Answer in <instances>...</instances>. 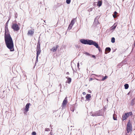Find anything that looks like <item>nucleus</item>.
Returning <instances> with one entry per match:
<instances>
[{"instance_id": "nucleus-16", "label": "nucleus", "mask_w": 135, "mask_h": 135, "mask_svg": "<svg viewBox=\"0 0 135 135\" xmlns=\"http://www.w3.org/2000/svg\"><path fill=\"white\" fill-rule=\"evenodd\" d=\"M102 0H99L97 3V5L99 7H100L102 5Z\"/></svg>"}, {"instance_id": "nucleus-10", "label": "nucleus", "mask_w": 135, "mask_h": 135, "mask_svg": "<svg viewBox=\"0 0 135 135\" xmlns=\"http://www.w3.org/2000/svg\"><path fill=\"white\" fill-rule=\"evenodd\" d=\"M34 33V31L33 30H29L27 34L28 35H30L31 36H32L33 35Z\"/></svg>"}, {"instance_id": "nucleus-5", "label": "nucleus", "mask_w": 135, "mask_h": 135, "mask_svg": "<svg viewBox=\"0 0 135 135\" xmlns=\"http://www.w3.org/2000/svg\"><path fill=\"white\" fill-rule=\"evenodd\" d=\"M11 28L14 31H18L20 29L19 26L16 23H13Z\"/></svg>"}, {"instance_id": "nucleus-43", "label": "nucleus", "mask_w": 135, "mask_h": 135, "mask_svg": "<svg viewBox=\"0 0 135 135\" xmlns=\"http://www.w3.org/2000/svg\"><path fill=\"white\" fill-rule=\"evenodd\" d=\"M56 111H54V112H53V113H55V112H56Z\"/></svg>"}, {"instance_id": "nucleus-32", "label": "nucleus", "mask_w": 135, "mask_h": 135, "mask_svg": "<svg viewBox=\"0 0 135 135\" xmlns=\"http://www.w3.org/2000/svg\"><path fill=\"white\" fill-rule=\"evenodd\" d=\"M38 57H37V56H36V63L38 61Z\"/></svg>"}, {"instance_id": "nucleus-19", "label": "nucleus", "mask_w": 135, "mask_h": 135, "mask_svg": "<svg viewBox=\"0 0 135 135\" xmlns=\"http://www.w3.org/2000/svg\"><path fill=\"white\" fill-rule=\"evenodd\" d=\"M127 115V116L128 117L129 116L131 115L132 114V112H128L127 113H126Z\"/></svg>"}, {"instance_id": "nucleus-27", "label": "nucleus", "mask_w": 135, "mask_h": 135, "mask_svg": "<svg viewBox=\"0 0 135 135\" xmlns=\"http://www.w3.org/2000/svg\"><path fill=\"white\" fill-rule=\"evenodd\" d=\"M9 31L8 28V26H5V31Z\"/></svg>"}, {"instance_id": "nucleus-22", "label": "nucleus", "mask_w": 135, "mask_h": 135, "mask_svg": "<svg viewBox=\"0 0 135 135\" xmlns=\"http://www.w3.org/2000/svg\"><path fill=\"white\" fill-rule=\"evenodd\" d=\"M116 27V25H115V24H114L112 27H111V29H115Z\"/></svg>"}, {"instance_id": "nucleus-33", "label": "nucleus", "mask_w": 135, "mask_h": 135, "mask_svg": "<svg viewBox=\"0 0 135 135\" xmlns=\"http://www.w3.org/2000/svg\"><path fill=\"white\" fill-rule=\"evenodd\" d=\"M48 135H53L52 133V132H50V133Z\"/></svg>"}, {"instance_id": "nucleus-11", "label": "nucleus", "mask_w": 135, "mask_h": 135, "mask_svg": "<svg viewBox=\"0 0 135 135\" xmlns=\"http://www.w3.org/2000/svg\"><path fill=\"white\" fill-rule=\"evenodd\" d=\"M66 78L67 79V80L66 81V83L70 84L71 81V79L70 78H68V76L66 77Z\"/></svg>"}, {"instance_id": "nucleus-21", "label": "nucleus", "mask_w": 135, "mask_h": 135, "mask_svg": "<svg viewBox=\"0 0 135 135\" xmlns=\"http://www.w3.org/2000/svg\"><path fill=\"white\" fill-rule=\"evenodd\" d=\"M124 86L126 89H127L129 87V85L128 84H126L124 85Z\"/></svg>"}, {"instance_id": "nucleus-39", "label": "nucleus", "mask_w": 135, "mask_h": 135, "mask_svg": "<svg viewBox=\"0 0 135 135\" xmlns=\"http://www.w3.org/2000/svg\"><path fill=\"white\" fill-rule=\"evenodd\" d=\"M88 91L89 92V93H91V91L90 90H88Z\"/></svg>"}, {"instance_id": "nucleus-9", "label": "nucleus", "mask_w": 135, "mask_h": 135, "mask_svg": "<svg viewBox=\"0 0 135 135\" xmlns=\"http://www.w3.org/2000/svg\"><path fill=\"white\" fill-rule=\"evenodd\" d=\"M30 105V103H27L26 105L25 108V112L26 113L28 111V109L29 107V105Z\"/></svg>"}, {"instance_id": "nucleus-6", "label": "nucleus", "mask_w": 135, "mask_h": 135, "mask_svg": "<svg viewBox=\"0 0 135 135\" xmlns=\"http://www.w3.org/2000/svg\"><path fill=\"white\" fill-rule=\"evenodd\" d=\"M67 98V97H66L63 102L62 105V109L65 108L66 105L68 103Z\"/></svg>"}, {"instance_id": "nucleus-23", "label": "nucleus", "mask_w": 135, "mask_h": 135, "mask_svg": "<svg viewBox=\"0 0 135 135\" xmlns=\"http://www.w3.org/2000/svg\"><path fill=\"white\" fill-rule=\"evenodd\" d=\"M113 118L114 120H117V117L116 116V115L115 114H114L113 115Z\"/></svg>"}, {"instance_id": "nucleus-44", "label": "nucleus", "mask_w": 135, "mask_h": 135, "mask_svg": "<svg viewBox=\"0 0 135 135\" xmlns=\"http://www.w3.org/2000/svg\"><path fill=\"white\" fill-rule=\"evenodd\" d=\"M81 98V99H83L84 98V97H82Z\"/></svg>"}, {"instance_id": "nucleus-38", "label": "nucleus", "mask_w": 135, "mask_h": 135, "mask_svg": "<svg viewBox=\"0 0 135 135\" xmlns=\"http://www.w3.org/2000/svg\"><path fill=\"white\" fill-rule=\"evenodd\" d=\"M93 79L92 78H90V79H89V81H91L93 80Z\"/></svg>"}, {"instance_id": "nucleus-1", "label": "nucleus", "mask_w": 135, "mask_h": 135, "mask_svg": "<svg viewBox=\"0 0 135 135\" xmlns=\"http://www.w3.org/2000/svg\"><path fill=\"white\" fill-rule=\"evenodd\" d=\"M4 40L6 45L10 51H14V44L9 31H5Z\"/></svg>"}, {"instance_id": "nucleus-7", "label": "nucleus", "mask_w": 135, "mask_h": 135, "mask_svg": "<svg viewBox=\"0 0 135 135\" xmlns=\"http://www.w3.org/2000/svg\"><path fill=\"white\" fill-rule=\"evenodd\" d=\"M36 56L37 57H38L39 55L41 53V50L40 47H37L36 48Z\"/></svg>"}, {"instance_id": "nucleus-47", "label": "nucleus", "mask_w": 135, "mask_h": 135, "mask_svg": "<svg viewBox=\"0 0 135 135\" xmlns=\"http://www.w3.org/2000/svg\"><path fill=\"white\" fill-rule=\"evenodd\" d=\"M59 85L60 86H61V84H60Z\"/></svg>"}, {"instance_id": "nucleus-24", "label": "nucleus", "mask_w": 135, "mask_h": 135, "mask_svg": "<svg viewBox=\"0 0 135 135\" xmlns=\"http://www.w3.org/2000/svg\"><path fill=\"white\" fill-rule=\"evenodd\" d=\"M73 26V25L70 24L68 27V29H69V30L71 29H72Z\"/></svg>"}, {"instance_id": "nucleus-35", "label": "nucleus", "mask_w": 135, "mask_h": 135, "mask_svg": "<svg viewBox=\"0 0 135 135\" xmlns=\"http://www.w3.org/2000/svg\"><path fill=\"white\" fill-rule=\"evenodd\" d=\"M83 94L84 95H85L86 94V93L85 92H84L83 93Z\"/></svg>"}, {"instance_id": "nucleus-2", "label": "nucleus", "mask_w": 135, "mask_h": 135, "mask_svg": "<svg viewBox=\"0 0 135 135\" xmlns=\"http://www.w3.org/2000/svg\"><path fill=\"white\" fill-rule=\"evenodd\" d=\"M80 42L84 44H88L89 45H93L97 48H98L99 50L100 48L99 47L98 44L95 41L91 40H85L82 39L80 40Z\"/></svg>"}, {"instance_id": "nucleus-37", "label": "nucleus", "mask_w": 135, "mask_h": 135, "mask_svg": "<svg viewBox=\"0 0 135 135\" xmlns=\"http://www.w3.org/2000/svg\"><path fill=\"white\" fill-rule=\"evenodd\" d=\"M93 75H95L96 76H100V75L99 76H98V75H96V74H93Z\"/></svg>"}, {"instance_id": "nucleus-12", "label": "nucleus", "mask_w": 135, "mask_h": 135, "mask_svg": "<svg viewBox=\"0 0 135 135\" xmlns=\"http://www.w3.org/2000/svg\"><path fill=\"white\" fill-rule=\"evenodd\" d=\"M91 98L90 94H87L86 96V98L88 101L90 100V98Z\"/></svg>"}, {"instance_id": "nucleus-28", "label": "nucleus", "mask_w": 135, "mask_h": 135, "mask_svg": "<svg viewBox=\"0 0 135 135\" xmlns=\"http://www.w3.org/2000/svg\"><path fill=\"white\" fill-rule=\"evenodd\" d=\"M71 0H66V2L67 4H69L70 3Z\"/></svg>"}, {"instance_id": "nucleus-15", "label": "nucleus", "mask_w": 135, "mask_h": 135, "mask_svg": "<svg viewBox=\"0 0 135 135\" xmlns=\"http://www.w3.org/2000/svg\"><path fill=\"white\" fill-rule=\"evenodd\" d=\"M128 117L126 113H125L124 114H123L122 116V118L123 120H125Z\"/></svg>"}, {"instance_id": "nucleus-14", "label": "nucleus", "mask_w": 135, "mask_h": 135, "mask_svg": "<svg viewBox=\"0 0 135 135\" xmlns=\"http://www.w3.org/2000/svg\"><path fill=\"white\" fill-rule=\"evenodd\" d=\"M111 51L110 48L109 47H107L105 49V54H107L108 52H109Z\"/></svg>"}, {"instance_id": "nucleus-31", "label": "nucleus", "mask_w": 135, "mask_h": 135, "mask_svg": "<svg viewBox=\"0 0 135 135\" xmlns=\"http://www.w3.org/2000/svg\"><path fill=\"white\" fill-rule=\"evenodd\" d=\"M9 20H8V21L6 22V26H8V22H9Z\"/></svg>"}, {"instance_id": "nucleus-42", "label": "nucleus", "mask_w": 135, "mask_h": 135, "mask_svg": "<svg viewBox=\"0 0 135 135\" xmlns=\"http://www.w3.org/2000/svg\"><path fill=\"white\" fill-rule=\"evenodd\" d=\"M66 74H69V72H67L66 73Z\"/></svg>"}, {"instance_id": "nucleus-25", "label": "nucleus", "mask_w": 135, "mask_h": 135, "mask_svg": "<svg viewBox=\"0 0 135 135\" xmlns=\"http://www.w3.org/2000/svg\"><path fill=\"white\" fill-rule=\"evenodd\" d=\"M111 41L113 43L115 42V38L114 37H112L111 39Z\"/></svg>"}, {"instance_id": "nucleus-17", "label": "nucleus", "mask_w": 135, "mask_h": 135, "mask_svg": "<svg viewBox=\"0 0 135 135\" xmlns=\"http://www.w3.org/2000/svg\"><path fill=\"white\" fill-rule=\"evenodd\" d=\"M134 103H135V98L131 100V105H133Z\"/></svg>"}, {"instance_id": "nucleus-13", "label": "nucleus", "mask_w": 135, "mask_h": 135, "mask_svg": "<svg viewBox=\"0 0 135 135\" xmlns=\"http://www.w3.org/2000/svg\"><path fill=\"white\" fill-rule=\"evenodd\" d=\"M76 21V19L74 18L71 21L70 24L73 26Z\"/></svg>"}, {"instance_id": "nucleus-49", "label": "nucleus", "mask_w": 135, "mask_h": 135, "mask_svg": "<svg viewBox=\"0 0 135 135\" xmlns=\"http://www.w3.org/2000/svg\"><path fill=\"white\" fill-rule=\"evenodd\" d=\"M44 21V22H45V21Z\"/></svg>"}, {"instance_id": "nucleus-34", "label": "nucleus", "mask_w": 135, "mask_h": 135, "mask_svg": "<svg viewBox=\"0 0 135 135\" xmlns=\"http://www.w3.org/2000/svg\"><path fill=\"white\" fill-rule=\"evenodd\" d=\"M79 62L77 64V67L79 68Z\"/></svg>"}, {"instance_id": "nucleus-20", "label": "nucleus", "mask_w": 135, "mask_h": 135, "mask_svg": "<svg viewBox=\"0 0 135 135\" xmlns=\"http://www.w3.org/2000/svg\"><path fill=\"white\" fill-rule=\"evenodd\" d=\"M117 13L116 11H115L114 12V14L113 15V16L114 18H116L117 17L116 15Z\"/></svg>"}, {"instance_id": "nucleus-4", "label": "nucleus", "mask_w": 135, "mask_h": 135, "mask_svg": "<svg viewBox=\"0 0 135 135\" xmlns=\"http://www.w3.org/2000/svg\"><path fill=\"white\" fill-rule=\"evenodd\" d=\"M127 133H129L132 131V124L131 123V121L129 120L127 125Z\"/></svg>"}, {"instance_id": "nucleus-8", "label": "nucleus", "mask_w": 135, "mask_h": 135, "mask_svg": "<svg viewBox=\"0 0 135 135\" xmlns=\"http://www.w3.org/2000/svg\"><path fill=\"white\" fill-rule=\"evenodd\" d=\"M58 47V45H56L55 46L53 47L51 49H50V51L53 52H55L57 50Z\"/></svg>"}, {"instance_id": "nucleus-36", "label": "nucleus", "mask_w": 135, "mask_h": 135, "mask_svg": "<svg viewBox=\"0 0 135 135\" xmlns=\"http://www.w3.org/2000/svg\"><path fill=\"white\" fill-rule=\"evenodd\" d=\"M85 54H86V55H89V53H88L87 52H86V53Z\"/></svg>"}, {"instance_id": "nucleus-40", "label": "nucleus", "mask_w": 135, "mask_h": 135, "mask_svg": "<svg viewBox=\"0 0 135 135\" xmlns=\"http://www.w3.org/2000/svg\"><path fill=\"white\" fill-rule=\"evenodd\" d=\"M92 57L94 58H95V56L94 55H92Z\"/></svg>"}, {"instance_id": "nucleus-3", "label": "nucleus", "mask_w": 135, "mask_h": 135, "mask_svg": "<svg viewBox=\"0 0 135 135\" xmlns=\"http://www.w3.org/2000/svg\"><path fill=\"white\" fill-rule=\"evenodd\" d=\"M104 111L101 109L95 112H91L90 113V115L93 117L102 116L103 114Z\"/></svg>"}, {"instance_id": "nucleus-29", "label": "nucleus", "mask_w": 135, "mask_h": 135, "mask_svg": "<svg viewBox=\"0 0 135 135\" xmlns=\"http://www.w3.org/2000/svg\"><path fill=\"white\" fill-rule=\"evenodd\" d=\"M50 129L49 128H45V131H50Z\"/></svg>"}, {"instance_id": "nucleus-30", "label": "nucleus", "mask_w": 135, "mask_h": 135, "mask_svg": "<svg viewBox=\"0 0 135 135\" xmlns=\"http://www.w3.org/2000/svg\"><path fill=\"white\" fill-rule=\"evenodd\" d=\"M32 135H36V133L35 132H33L32 133Z\"/></svg>"}, {"instance_id": "nucleus-26", "label": "nucleus", "mask_w": 135, "mask_h": 135, "mask_svg": "<svg viewBox=\"0 0 135 135\" xmlns=\"http://www.w3.org/2000/svg\"><path fill=\"white\" fill-rule=\"evenodd\" d=\"M108 78V76H105L104 77H103L102 80V81H104L105 80V79H107Z\"/></svg>"}, {"instance_id": "nucleus-41", "label": "nucleus", "mask_w": 135, "mask_h": 135, "mask_svg": "<svg viewBox=\"0 0 135 135\" xmlns=\"http://www.w3.org/2000/svg\"><path fill=\"white\" fill-rule=\"evenodd\" d=\"M92 8H90V11H92Z\"/></svg>"}, {"instance_id": "nucleus-45", "label": "nucleus", "mask_w": 135, "mask_h": 135, "mask_svg": "<svg viewBox=\"0 0 135 135\" xmlns=\"http://www.w3.org/2000/svg\"><path fill=\"white\" fill-rule=\"evenodd\" d=\"M103 109L104 110L105 109V107L103 108Z\"/></svg>"}, {"instance_id": "nucleus-48", "label": "nucleus", "mask_w": 135, "mask_h": 135, "mask_svg": "<svg viewBox=\"0 0 135 135\" xmlns=\"http://www.w3.org/2000/svg\"><path fill=\"white\" fill-rule=\"evenodd\" d=\"M107 102H108V100L107 99Z\"/></svg>"}, {"instance_id": "nucleus-18", "label": "nucleus", "mask_w": 135, "mask_h": 135, "mask_svg": "<svg viewBox=\"0 0 135 135\" xmlns=\"http://www.w3.org/2000/svg\"><path fill=\"white\" fill-rule=\"evenodd\" d=\"M40 40L38 39V43H37V47H40Z\"/></svg>"}, {"instance_id": "nucleus-46", "label": "nucleus", "mask_w": 135, "mask_h": 135, "mask_svg": "<svg viewBox=\"0 0 135 135\" xmlns=\"http://www.w3.org/2000/svg\"><path fill=\"white\" fill-rule=\"evenodd\" d=\"M134 45H135V41H134Z\"/></svg>"}]
</instances>
